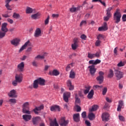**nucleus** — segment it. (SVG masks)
<instances>
[{
    "mask_svg": "<svg viewBox=\"0 0 126 126\" xmlns=\"http://www.w3.org/2000/svg\"><path fill=\"white\" fill-rule=\"evenodd\" d=\"M124 106V101L123 100H120L118 103L117 111L118 112H120V111H122V108Z\"/></svg>",
    "mask_w": 126,
    "mask_h": 126,
    "instance_id": "obj_22",
    "label": "nucleus"
},
{
    "mask_svg": "<svg viewBox=\"0 0 126 126\" xmlns=\"http://www.w3.org/2000/svg\"><path fill=\"white\" fill-rule=\"evenodd\" d=\"M1 31L5 33V34H6V33L8 32V29H7V23H3L2 24Z\"/></svg>",
    "mask_w": 126,
    "mask_h": 126,
    "instance_id": "obj_5",
    "label": "nucleus"
},
{
    "mask_svg": "<svg viewBox=\"0 0 126 126\" xmlns=\"http://www.w3.org/2000/svg\"><path fill=\"white\" fill-rule=\"evenodd\" d=\"M36 81H37L39 85H41V86L45 85V83L46 82V81L45 80V79L42 78H38L36 79Z\"/></svg>",
    "mask_w": 126,
    "mask_h": 126,
    "instance_id": "obj_21",
    "label": "nucleus"
},
{
    "mask_svg": "<svg viewBox=\"0 0 126 126\" xmlns=\"http://www.w3.org/2000/svg\"><path fill=\"white\" fill-rule=\"evenodd\" d=\"M49 75L53 76H58V75H60V71L57 69H54L52 71H49Z\"/></svg>",
    "mask_w": 126,
    "mask_h": 126,
    "instance_id": "obj_17",
    "label": "nucleus"
},
{
    "mask_svg": "<svg viewBox=\"0 0 126 126\" xmlns=\"http://www.w3.org/2000/svg\"><path fill=\"white\" fill-rule=\"evenodd\" d=\"M24 62H21L20 63L18 64L17 67L18 71H19V72L24 71Z\"/></svg>",
    "mask_w": 126,
    "mask_h": 126,
    "instance_id": "obj_7",
    "label": "nucleus"
},
{
    "mask_svg": "<svg viewBox=\"0 0 126 126\" xmlns=\"http://www.w3.org/2000/svg\"><path fill=\"white\" fill-rule=\"evenodd\" d=\"M42 33V31L40 28H37L36 29L35 31V33L34 34V37H38L41 36V34Z\"/></svg>",
    "mask_w": 126,
    "mask_h": 126,
    "instance_id": "obj_20",
    "label": "nucleus"
},
{
    "mask_svg": "<svg viewBox=\"0 0 126 126\" xmlns=\"http://www.w3.org/2000/svg\"><path fill=\"white\" fill-rule=\"evenodd\" d=\"M125 65V63L121 61L118 64L117 66L119 67H121L122 66H124Z\"/></svg>",
    "mask_w": 126,
    "mask_h": 126,
    "instance_id": "obj_47",
    "label": "nucleus"
},
{
    "mask_svg": "<svg viewBox=\"0 0 126 126\" xmlns=\"http://www.w3.org/2000/svg\"><path fill=\"white\" fill-rule=\"evenodd\" d=\"M22 117L23 120L25 122H29L32 119V116L30 114H25Z\"/></svg>",
    "mask_w": 126,
    "mask_h": 126,
    "instance_id": "obj_13",
    "label": "nucleus"
},
{
    "mask_svg": "<svg viewBox=\"0 0 126 126\" xmlns=\"http://www.w3.org/2000/svg\"><path fill=\"white\" fill-rule=\"evenodd\" d=\"M109 117H110V115L108 113H104L101 115V118L103 122L105 121L108 122L109 121Z\"/></svg>",
    "mask_w": 126,
    "mask_h": 126,
    "instance_id": "obj_16",
    "label": "nucleus"
},
{
    "mask_svg": "<svg viewBox=\"0 0 126 126\" xmlns=\"http://www.w3.org/2000/svg\"><path fill=\"white\" fill-rule=\"evenodd\" d=\"M75 105H77V104H80V99H79V98L78 97V95L77 94H75Z\"/></svg>",
    "mask_w": 126,
    "mask_h": 126,
    "instance_id": "obj_27",
    "label": "nucleus"
},
{
    "mask_svg": "<svg viewBox=\"0 0 126 126\" xmlns=\"http://www.w3.org/2000/svg\"><path fill=\"white\" fill-rule=\"evenodd\" d=\"M74 44H75V45H77V46H78V42H79V41H78V38H75L74 39Z\"/></svg>",
    "mask_w": 126,
    "mask_h": 126,
    "instance_id": "obj_50",
    "label": "nucleus"
},
{
    "mask_svg": "<svg viewBox=\"0 0 126 126\" xmlns=\"http://www.w3.org/2000/svg\"><path fill=\"white\" fill-rule=\"evenodd\" d=\"M33 12V9L32 8H30V7H27L26 9V13H32Z\"/></svg>",
    "mask_w": 126,
    "mask_h": 126,
    "instance_id": "obj_37",
    "label": "nucleus"
},
{
    "mask_svg": "<svg viewBox=\"0 0 126 126\" xmlns=\"http://www.w3.org/2000/svg\"><path fill=\"white\" fill-rule=\"evenodd\" d=\"M30 43V41L28 40L24 45L22 46V47L20 49L19 52L21 53V52H22L23 50H25L26 49V47H27L28 45H29V43Z\"/></svg>",
    "mask_w": 126,
    "mask_h": 126,
    "instance_id": "obj_23",
    "label": "nucleus"
},
{
    "mask_svg": "<svg viewBox=\"0 0 126 126\" xmlns=\"http://www.w3.org/2000/svg\"><path fill=\"white\" fill-rule=\"evenodd\" d=\"M13 18H15V19H18V18H19V17H20V15H19V14H18V13H14V14L13 15Z\"/></svg>",
    "mask_w": 126,
    "mask_h": 126,
    "instance_id": "obj_42",
    "label": "nucleus"
},
{
    "mask_svg": "<svg viewBox=\"0 0 126 126\" xmlns=\"http://www.w3.org/2000/svg\"><path fill=\"white\" fill-rule=\"evenodd\" d=\"M111 17H112V15L106 14V16H104L103 17V20H104V21H106V22L109 21V20Z\"/></svg>",
    "mask_w": 126,
    "mask_h": 126,
    "instance_id": "obj_33",
    "label": "nucleus"
},
{
    "mask_svg": "<svg viewBox=\"0 0 126 126\" xmlns=\"http://www.w3.org/2000/svg\"><path fill=\"white\" fill-rule=\"evenodd\" d=\"M93 95H94V91L93 90H91L87 96L88 99H92V98H93Z\"/></svg>",
    "mask_w": 126,
    "mask_h": 126,
    "instance_id": "obj_28",
    "label": "nucleus"
},
{
    "mask_svg": "<svg viewBox=\"0 0 126 126\" xmlns=\"http://www.w3.org/2000/svg\"><path fill=\"white\" fill-rule=\"evenodd\" d=\"M122 18V13H121V10L119 8L117 9L113 15V20L116 24H119Z\"/></svg>",
    "mask_w": 126,
    "mask_h": 126,
    "instance_id": "obj_1",
    "label": "nucleus"
},
{
    "mask_svg": "<svg viewBox=\"0 0 126 126\" xmlns=\"http://www.w3.org/2000/svg\"><path fill=\"white\" fill-rule=\"evenodd\" d=\"M94 88L95 89H100L103 88V86L95 85L94 86Z\"/></svg>",
    "mask_w": 126,
    "mask_h": 126,
    "instance_id": "obj_57",
    "label": "nucleus"
},
{
    "mask_svg": "<svg viewBox=\"0 0 126 126\" xmlns=\"http://www.w3.org/2000/svg\"><path fill=\"white\" fill-rule=\"evenodd\" d=\"M122 20L123 22H126V14H124L122 16Z\"/></svg>",
    "mask_w": 126,
    "mask_h": 126,
    "instance_id": "obj_63",
    "label": "nucleus"
},
{
    "mask_svg": "<svg viewBox=\"0 0 126 126\" xmlns=\"http://www.w3.org/2000/svg\"><path fill=\"white\" fill-rule=\"evenodd\" d=\"M88 118L90 121H93V120L95 119V114L92 112H91L88 115Z\"/></svg>",
    "mask_w": 126,
    "mask_h": 126,
    "instance_id": "obj_29",
    "label": "nucleus"
},
{
    "mask_svg": "<svg viewBox=\"0 0 126 126\" xmlns=\"http://www.w3.org/2000/svg\"><path fill=\"white\" fill-rule=\"evenodd\" d=\"M81 116L83 119H85L86 118V112L84 111L83 112H82V113L81 114Z\"/></svg>",
    "mask_w": 126,
    "mask_h": 126,
    "instance_id": "obj_58",
    "label": "nucleus"
},
{
    "mask_svg": "<svg viewBox=\"0 0 126 126\" xmlns=\"http://www.w3.org/2000/svg\"><path fill=\"white\" fill-rule=\"evenodd\" d=\"M90 90V87H86V89L84 90V94H88L89 93V91Z\"/></svg>",
    "mask_w": 126,
    "mask_h": 126,
    "instance_id": "obj_43",
    "label": "nucleus"
},
{
    "mask_svg": "<svg viewBox=\"0 0 126 126\" xmlns=\"http://www.w3.org/2000/svg\"><path fill=\"white\" fill-rule=\"evenodd\" d=\"M8 95L9 97H10V98H16V97H17V95H16V91L15 90L11 91L8 94Z\"/></svg>",
    "mask_w": 126,
    "mask_h": 126,
    "instance_id": "obj_15",
    "label": "nucleus"
},
{
    "mask_svg": "<svg viewBox=\"0 0 126 126\" xmlns=\"http://www.w3.org/2000/svg\"><path fill=\"white\" fill-rule=\"evenodd\" d=\"M40 16L41 13L38 12L35 14L32 15L31 17L32 19H38V18H40Z\"/></svg>",
    "mask_w": 126,
    "mask_h": 126,
    "instance_id": "obj_24",
    "label": "nucleus"
},
{
    "mask_svg": "<svg viewBox=\"0 0 126 126\" xmlns=\"http://www.w3.org/2000/svg\"><path fill=\"white\" fill-rule=\"evenodd\" d=\"M73 120L75 123H79V122H80V114L79 113L73 114Z\"/></svg>",
    "mask_w": 126,
    "mask_h": 126,
    "instance_id": "obj_8",
    "label": "nucleus"
},
{
    "mask_svg": "<svg viewBox=\"0 0 126 126\" xmlns=\"http://www.w3.org/2000/svg\"><path fill=\"white\" fill-rule=\"evenodd\" d=\"M69 77L72 79L75 78V72L73 70H71L70 72Z\"/></svg>",
    "mask_w": 126,
    "mask_h": 126,
    "instance_id": "obj_31",
    "label": "nucleus"
},
{
    "mask_svg": "<svg viewBox=\"0 0 126 126\" xmlns=\"http://www.w3.org/2000/svg\"><path fill=\"white\" fill-rule=\"evenodd\" d=\"M43 109H44V105H41L39 107H36L35 109L33 110V111L36 115H38L39 112H38L37 111H41V110H43Z\"/></svg>",
    "mask_w": 126,
    "mask_h": 126,
    "instance_id": "obj_19",
    "label": "nucleus"
},
{
    "mask_svg": "<svg viewBox=\"0 0 126 126\" xmlns=\"http://www.w3.org/2000/svg\"><path fill=\"white\" fill-rule=\"evenodd\" d=\"M85 124L87 126H91V123H90V122L86 120L85 121Z\"/></svg>",
    "mask_w": 126,
    "mask_h": 126,
    "instance_id": "obj_64",
    "label": "nucleus"
},
{
    "mask_svg": "<svg viewBox=\"0 0 126 126\" xmlns=\"http://www.w3.org/2000/svg\"><path fill=\"white\" fill-rule=\"evenodd\" d=\"M5 6L6 7L8 10H12V9L11 8V6L9 5V4H6L5 5Z\"/></svg>",
    "mask_w": 126,
    "mask_h": 126,
    "instance_id": "obj_53",
    "label": "nucleus"
},
{
    "mask_svg": "<svg viewBox=\"0 0 126 126\" xmlns=\"http://www.w3.org/2000/svg\"><path fill=\"white\" fill-rule=\"evenodd\" d=\"M77 10H78V8L72 7L70 9V11H71V12H75Z\"/></svg>",
    "mask_w": 126,
    "mask_h": 126,
    "instance_id": "obj_49",
    "label": "nucleus"
},
{
    "mask_svg": "<svg viewBox=\"0 0 126 126\" xmlns=\"http://www.w3.org/2000/svg\"><path fill=\"white\" fill-rule=\"evenodd\" d=\"M72 50H76L77 47H78V45H77L76 44H72L71 45Z\"/></svg>",
    "mask_w": 126,
    "mask_h": 126,
    "instance_id": "obj_56",
    "label": "nucleus"
},
{
    "mask_svg": "<svg viewBox=\"0 0 126 126\" xmlns=\"http://www.w3.org/2000/svg\"><path fill=\"white\" fill-rule=\"evenodd\" d=\"M101 44V41H100V40L97 39L95 43V45L96 47H99V46H100V45Z\"/></svg>",
    "mask_w": 126,
    "mask_h": 126,
    "instance_id": "obj_46",
    "label": "nucleus"
},
{
    "mask_svg": "<svg viewBox=\"0 0 126 126\" xmlns=\"http://www.w3.org/2000/svg\"><path fill=\"white\" fill-rule=\"evenodd\" d=\"M88 58H89V59H91V60L94 59V58H95V54H91L90 53H88Z\"/></svg>",
    "mask_w": 126,
    "mask_h": 126,
    "instance_id": "obj_39",
    "label": "nucleus"
},
{
    "mask_svg": "<svg viewBox=\"0 0 126 126\" xmlns=\"http://www.w3.org/2000/svg\"><path fill=\"white\" fill-rule=\"evenodd\" d=\"M100 63H101V60H100L99 59H96L95 61H94V65L98 64Z\"/></svg>",
    "mask_w": 126,
    "mask_h": 126,
    "instance_id": "obj_55",
    "label": "nucleus"
},
{
    "mask_svg": "<svg viewBox=\"0 0 126 126\" xmlns=\"http://www.w3.org/2000/svg\"><path fill=\"white\" fill-rule=\"evenodd\" d=\"M23 80L22 74H16L15 76V80L12 82L13 86H17L18 83H21Z\"/></svg>",
    "mask_w": 126,
    "mask_h": 126,
    "instance_id": "obj_2",
    "label": "nucleus"
},
{
    "mask_svg": "<svg viewBox=\"0 0 126 126\" xmlns=\"http://www.w3.org/2000/svg\"><path fill=\"white\" fill-rule=\"evenodd\" d=\"M101 38L104 39V35H103V34H98V36H97V40H101Z\"/></svg>",
    "mask_w": 126,
    "mask_h": 126,
    "instance_id": "obj_54",
    "label": "nucleus"
},
{
    "mask_svg": "<svg viewBox=\"0 0 126 126\" xmlns=\"http://www.w3.org/2000/svg\"><path fill=\"white\" fill-rule=\"evenodd\" d=\"M113 8H114V7H109V8H108L106 10V14H108L109 15L112 16V13H111V10H112Z\"/></svg>",
    "mask_w": 126,
    "mask_h": 126,
    "instance_id": "obj_34",
    "label": "nucleus"
},
{
    "mask_svg": "<svg viewBox=\"0 0 126 126\" xmlns=\"http://www.w3.org/2000/svg\"><path fill=\"white\" fill-rule=\"evenodd\" d=\"M40 119L39 117H33L32 118V124L33 125H38V123Z\"/></svg>",
    "mask_w": 126,
    "mask_h": 126,
    "instance_id": "obj_25",
    "label": "nucleus"
},
{
    "mask_svg": "<svg viewBox=\"0 0 126 126\" xmlns=\"http://www.w3.org/2000/svg\"><path fill=\"white\" fill-rule=\"evenodd\" d=\"M106 30H108V28L102 26L101 27L98 28V31H106Z\"/></svg>",
    "mask_w": 126,
    "mask_h": 126,
    "instance_id": "obj_41",
    "label": "nucleus"
},
{
    "mask_svg": "<svg viewBox=\"0 0 126 126\" xmlns=\"http://www.w3.org/2000/svg\"><path fill=\"white\" fill-rule=\"evenodd\" d=\"M88 68L90 69V72L91 75H94L96 70V69L95 68V65H90L89 66Z\"/></svg>",
    "mask_w": 126,
    "mask_h": 126,
    "instance_id": "obj_12",
    "label": "nucleus"
},
{
    "mask_svg": "<svg viewBox=\"0 0 126 126\" xmlns=\"http://www.w3.org/2000/svg\"><path fill=\"white\" fill-rule=\"evenodd\" d=\"M73 64H74V63H73L68 64L65 69L66 71H69V70H70V68L73 66Z\"/></svg>",
    "mask_w": 126,
    "mask_h": 126,
    "instance_id": "obj_30",
    "label": "nucleus"
},
{
    "mask_svg": "<svg viewBox=\"0 0 126 126\" xmlns=\"http://www.w3.org/2000/svg\"><path fill=\"white\" fill-rule=\"evenodd\" d=\"M115 76L117 78V80H120L121 78H123L124 77V73L120 71H116L115 72Z\"/></svg>",
    "mask_w": 126,
    "mask_h": 126,
    "instance_id": "obj_9",
    "label": "nucleus"
},
{
    "mask_svg": "<svg viewBox=\"0 0 126 126\" xmlns=\"http://www.w3.org/2000/svg\"><path fill=\"white\" fill-rule=\"evenodd\" d=\"M113 76H114V71L112 69H110L108 75V78H112Z\"/></svg>",
    "mask_w": 126,
    "mask_h": 126,
    "instance_id": "obj_36",
    "label": "nucleus"
},
{
    "mask_svg": "<svg viewBox=\"0 0 126 126\" xmlns=\"http://www.w3.org/2000/svg\"><path fill=\"white\" fill-rule=\"evenodd\" d=\"M66 84L67 85V87L69 88V90L72 91L74 89V86L72 85V83L70 80L67 81Z\"/></svg>",
    "mask_w": 126,
    "mask_h": 126,
    "instance_id": "obj_18",
    "label": "nucleus"
},
{
    "mask_svg": "<svg viewBox=\"0 0 126 126\" xmlns=\"http://www.w3.org/2000/svg\"><path fill=\"white\" fill-rule=\"evenodd\" d=\"M80 38H81L82 40H86V38H87V36H86L85 34H82L80 36Z\"/></svg>",
    "mask_w": 126,
    "mask_h": 126,
    "instance_id": "obj_61",
    "label": "nucleus"
},
{
    "mask_svg": "<svg viewBox=\"0 0 126 126\" xmlns=\"http://www.w3.org/2000/svg\"><path fill=\"white\" fill-rule=\"evenodd\" d=\"M6 33L3 32L2 31H0V39H2L4 37H5V35Z\"/></svg>",
    "mask_w": 126,
    "mask_h": 126,
    "instance_id": "obj_44",
    "label": "nucleus"
},
{
    "mask_svg": "<svg viewBox=\"0 0 126 126\" xmlns=\"http://www.w3.org/2000/svg\"><path fill=\"white\" fill-rule=\"evenodd\" d=\"M107 91H108V89L107 88V87L104 88V89L102 90V95H106Z\"/></svg>",
    "mask_w": 126,
    "mask_h": 126,
    "instance_id": "obj_48",
    "label": "nucleus"
},
{
    "mask_svg": "<svg viewBox=\"0 0 126 126\" xmlns=\"http://www.w3.org/2000/svg\"><path fill=\"white\" fill-rule=\"evenodd\" d=\"M9 102H10V103H11L12 104H16V99H13V98H11L9 100Z\"/></svg>",
    "mask_w": 126,
    "mask_h": 126,
    "instance_id": "obj_45",
    "label": "nucleus"
},
{
    "mask_svg": "<svg viewBox=\"0 0 126 126\" xmlns=\"http://www.w3.org/2000/svg\"><path fill=\"white\" fill-rule=\"evenodd\" d=\"M97 109H98V106L97 105H94L93 106L92 108H90V112H94L95 111H96Z\"/></svg>",
    "mask_w": 126,
    "mask_h": 126,
    "instance_id": "obj_35",
    "label": "nucleus"
},
{
    "mask_svg": "<svg viewBox=\"0 0 126 126\" xmlns=\"http://www.w3.org/2000/svg\"><path fill=\"white\" fill-rule=\"evenodd\" d=\"M119 119L120 121H121V122H125V117H124V116H123L122 115L119 116Z\"/></svg>",
    "mask_w": 126,
    "mask_h": 126,
    "instance_id": "obj_52",
    "label": "nucleus"
},
{
    "mask_svg": "<svg viewBox=\"0 0 126 126\" xmlns=\"http://www.w3.org/2000/svg\"><path fill=\"white\" fill-rule=\"evenodd\" d=\"M20 42V40L18 38H15L12 40L10 41V43L11 45H13V46H14L15 47H17L18 45H19V42Z\"/></svg>",
    "mask_w": 126,
    "mask_h": 126,
    "instance_id": "obj_11",
    "label": "nucleus"
},
{
    "mask_svg": "<svg viewBox=\"0 0 126 126\" xmlns=\"http://www.w3.org/2000/svg\"><path fill=\"white\" fill-rule=\"evenodd\" d=\"M7 21H8V22H9L10 24H12L13 23V20L10 18H8L7 19Z\"/></svg>",
    "mask_w": 126,
    "mask_h": 126,
    "instance_id": "obj_62",
    "label": "nucleus"
},
{
    "mask_svg": "<svg viewBox=\"0 0 126 126\" xmlns=\"http://www.w3.org/2000/svg\"><path fill=\"white\" fill-rule=\"evenodd\" d=\"M70 97V93L66 92L64 93L63 94V99L66 103L68 102V98Z\"/></svg>",
    "mask_w": 126,
    "mask_h": 126,
    "instance_id": "obj_10",
    "label": "nucleus"
},
{
    "mask_svg": "<svg viewBox=\"0 0 126 126\" xmlns=\"http://www.w3.org/2000/svg\"><path fill=\"white\" fill-rule=\"evenodd\" d=\"M50 126H59L58 122H57V119L55 118L53 121L50 123Z\"/></svg>",
    "mask_w": 126,
    "mask_h": 126,
    "instance_id": "obj_32",
    "label": "nucleus"
},
{
    "mask_svg": "<svg viewBox=\"0 0 126 126\" xmlns=\"http://www.w3.org/2000/svg\"><path fill=\"white\" fill-rule=\"evenodd\" d=\"M69 121L68 120H65L64 117H62L60 121V125L61 126H66L68 125Z\"/></svg>",
    "mask_w": 126,
    "mask_h": 126,
    "instance_id": "obj_6",
    "label": "nucleus"
},
{
    "mask_svg": "<svg viewBox=\"0 0 126 126\" xmlns=\"http://www.w3.org/2000/svg\"><path fill=\"white\" fill-rule=\"evenodd\" d=\"M50 110L51 112H60L61 111V108L59 105H53L51 107Z\"/></svg>",
    "mask_w": 126,
    "mask_h": 126,
    "instance_id": "obj_14",
    "label": "nucleus"
},
{
    "mask_svg": "<svg viewBox=\"0 0 126 126\" xmlns=\"http://www.w3.org/2000/svg\"><path fill=\"white\" fill-rule=\"evenodd\" d=\"M99 76H97L96 78L97 81L98 82L99 84H102L103 81H104V72L102 71H100L98 72Z\"/></svg>",
    "mask_w": 126,
    "mask_h": 126,
    "instance_id": "obj_4",
    "label": "nucleus"
},
{
    "mask_svg": "<svg viewBox=\"0 0 126 126\" xmlns=\"http://www.w3.org/2000/svg\"><path fill=\"white\" fill-rule=\"evenodd\" d=\"M118 47H116L114 50V54L115 56H118Z\"/></svg>",
    "mask_w": 126,
    "mask_h": 126,
    "instance_id": "obj_59",
    "label": "nucleus"
},
{
    "mask_svg": "<svg viewBox=\"0 0 126 126\" xmlns=\"http://www.w3.org/2000/svg\"><path fill=\"white\" fill-rule=\"evenodd\" d=\"M29 109V102H27L23 105V114H27L28 115H31V112L28 110Z\"/></svg>",
    "mask_w": 126,
    "mask_h": 126,
    "instance_id": "obj_3",
    "label": "nucleus"
},
{
    "mask_svg": "<svg viewBox=\"0 0 126 126\" xmlns=\"http://www.w3.org/2000/svg\"><path fill=\"white\" fill-rule=\"evenodd\" d=\"M49 20H50V16H48L47 18L44 21L45 25H47V24H49Z\"/></svg>",
    "mask_w": 126,
    "mask_h": 126,
    "instance_id": "obj_51",
    "label": "nucleus"
},
{
    "mask_svg": "<svg viewBox=\"0 0 126 126\" xmlns=\"http://www.w3.org/2000/svg\"><path fill=\"white\" fill-rule=\"evenodd\" d=\"M75 109L76 110V112H81V107L79 106L78 104L75 105Z\"/></svg>",
    "mask_w": 126,
    "mask_h": 126,
    "instance_id": "obj_40",
    "label": "nucleus"
},
{
    "mask_svg": "<svg viewBox=\"0 0 126 126\" xmlns=\"http://www.w3.org/2000/svg\"><path fill=\"white\" fill-rule=\"evenodd\" d=\"M46 56H47V53H44L43 55H38L35 57V60H44Z\"/></svg>",
    "mask_w": 126,
    "mask_h": 126,
    "instance_id": "obj_26",
    "label": "nucleus"
},
{
    "mask_svg": "<svg viewBox=\"0 0 126 126\" xmlns=\"http://www.w3.org/2000/svg\"><path fill=\"white\" fill-rule=\"evenodd\" d=\"M87 22H86V21H82L80 24V26L81 27L82 25H85L86 24H87Z\"/></svg>",
    "mask_w": 126,
    "mask_h": 126,
    "instance_id": "obj_60",
    "label": "nucleus"
},
{
    "mask_svg": "<svg viewBox=\"0 0 126 126\" xmlns=\"http://www.w3.org/2000/svg\"><path fill=\"white\" fill-rule=\"evenodd\" d=\"M38 84L39 83H38L37 81H36V80H34L33 85V88H34L35 89H37V88H38Z\"/></svg>",
    "mask_w": 126,
    "mask_h": 126,
    "instance_id": "obj_38",
    "label": "nucleus"
}]
</instances>
